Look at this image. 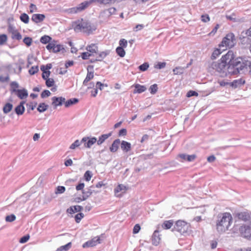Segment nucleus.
<instances>
[{
	"instance_id": "nucleus-1",
	"label": "nucleus",
	"mask_w": 251,
	"mask_h": 251,
	"mask_svg": "<svg viewBox=\"0 0 251 251\" xmlns=\"http://www.w3.org/2000/svg\"><path fill=\"white\" fill-rule=\"evenodd\" d=\"M216 226L218 231L223 233L228 230L232 222V216L229 213H220L217 216Z\"/></svg>"
},
{
	"instance_id": "nucleus-2",
	"label": "nucleus",
	"mask_w": 251,
	"mask_h": 251,
	"mask_svg": "<svg viewBox=\"0 0 251 251\" xmlns=\"http://www.w3.org/2000/svg\"><path fill=\"white\" fill-rule=\"evenodd\" d=\"M245 61L242 57H236L234 61L226 65L227 75H235L238 74L245 67Z\"/></svg>"
},
{
	"instance_id": "nucleus-3",
	"label": "nucleus",
	"mask_w": 251,
	"mask_h": 251,
	"mask_svg": "<svg viewBox=\"0 0 251 251\" xmlns=\"http://www.w3.org/2000/svg\"><path fill=\"white\" fill-rule=\"evenodd\" d=\"M208 70L210 72H214L215 71L220 73L222 77L227 76L226 65L221 59L218 61L209 63Z\"/></svg>"
},
{
	"instance_id": "nucleus-4",
	"label": "nucleus",
	"mask_w": 251,
	"mask_h": 251,
	"mask_svg": "<svg viewBox=\"0 0 251 251\" xmlns=\"http://www.w3.org/2000/svg\"><path fill=\"white\" fill-rule=\"evenodd\" d=\"M190 224L183 220H178L176 221L172 230H176L180 234H183L188 232L190 229Z\"/></svg>"
},
{
	"instance_id": "nucleus-5",
	"label": "nucleus",
	"mask_w": 251,
	"mask_h": 251,
	"mask_svg": "<svg viewBox=\"0 0 251 251\" xmlns=\"http://www.w3.org/2000/svg\"><path fill=\"white\" fill-rule=\"evenodd\" d=\"M235 41L234 35L232 33H228L219 44V47H232L234 45Z\"/></svg>"
},
{
	"instance_id": "nucleus-6",
	"label": "nucleus",
	"mask_w": 251,
	"mask_h": 251,
	"mask_svg": "<svg viewBox=\"0 0 251 251\" xmlns=\"http://www.w3.org/2000/svg\"><path fill=\"white\" fill-rule=\"evenodd\" d=\"M240 40L242 44L251 42V27L246 31H242L240 35ZM251 52V43L250 44Z\"/></svg>"
},
{
	"instance_id": "nucleus-7",
	"label": "nucleus",
	"mask_w": 251,
	"mask_h": 251,
	"mask_svg": "<svg viewBox=\"0 0 251 251\" xmlns=\"http://www.w3.org/2000/svg\"><path fill=\"white\" fill-rule=\"evenodd\" d=\"M226 65L231 63L232 61L236 59L235 55L233 51L232 50H228V52L225 55H223L221 58Z\"/></svg>"
},
{
	"instance_id": "nucleus-8",
	"label": "nucleus",
	"mask_w": 251,
	"mask_h": 251,
	"mask_svg": "<svg viewBox=\"0 0 251 251\" xmlns=\"http://www.w3.org/2000/svg\"><path fill=\"white\" fill-rule=\"evenodd\" d=\"M66 99L62 97H53L51 98L52 103L54 109H55L58 106H61L63 103H64Z\"/></svg>"
},
{
	"instance_id": "nucleus-9",
	"label": "nucleus",
	"mask_w": 251,
	"mask_h": 251,
	"mask_svg": "<svg viewBox=\"0 0 251 251\" xmlns=\"http://www.w3.org/2000/svg\"><path fill=\"white\" fill-rule=\"evenodd\" d=\"M240 230L245 237H251V224L241 226Z\"/></svg>"
},
{
	"instance_id": "nucleus-10",
	"label": "nucleus",
	"mask_w": 251,
	"mask_h": 251,
	"mask_svg": "<svg viewBox=\"0 0 251 251\" xmlns=\"http://www.w3.org/2000/svg\"><path fill=\"white\" fill-rule=\"evenodd\" d=\"M83 29L85 32L89 34L92 33L93 31L96 29V27L89 22H83Z\"/></svg>"
},
{
	"instance_id": "nucleus-11",
	"label": "nucleus",
	"mask_w": 251,
	"mask_h": 251,
	"mask_svg": "<svg viewBox=\"0 0 251 251\" xmlns=\"http://www.w3.org/2000/svg\"><path fill=\"white\" fill-rule=\"evenodd\" d=\"M13 91L21 100L24 99L28 96L27 91L24 88L23 89H14Z\"/></svg>"
},
{
	"instance_id": "nucleus-12",
	"label": "nucleus",
	"mask_w": 251,
	"mask_h": 251,
	"mask_svg": "<svg viewBox=\"0 0 251 251\" xmlns=\"http://www.w3.org/2000/svg\"><path fill=\"white\" fill-rule=\"evenodd\" d=\"M100 238L99 237H95L93 238L91 240L87 241L83 245V248L88 247H94L97 245L98 244L100 243Z\"/></svg>"
},
{
	"instance_id": "nucleus-13",
	"label": "nucleus",
	"mask_w": 251,
	"mask_h": 251,
	"mask_svg": "<svg viewBox=\"0 0 251 251\" xmlns=\"http://www.w3.org/2000/svg\"><path fill=\"white\" fill-rule=\"evenodd\" d=\"M93 2H96V0H90L89 1H85L79 5H78L76 9H77L79 11V12L84 10L87 7H88V6L93 3Z\"/></svg>"
},
{
	"instance_id": "nucleus-14",
	"label": "nucleus",
	"mask_w": 251,
	"mask_h": 251,
	"mask_svg": "<svg viewBox=\"0 0 251 251\" xmlns=\"http://www.w3.org/2000/svg\"><path fill=\"white\" fill-rule=\"evenodd\" d=\"M45 15L42 14H34L31 17V20L36 23L42 22L45 19Z\"/></svg>"
},
{
	"instance_id": "nucleus-15",
	"label": "nucleus",
	"mask_w": 251,
	"mask_h": 251,
	"mask_svg": "<svg viewBox=\"0 0 251 251\" xmlns=\"http://www.w3.org/2000/svg\"><path fill=\"white\" fill-rule=\"evenodd\" d=\"M25 103V101H22L20 102V104L15 108V112L18 115H21L24 113L25 108L24 105Z\"/></svg>"
},
{
	"instance_id": "nucleus-16",
	"label": "nucleus",
	"mask_w": 251,
	"mask_h": 251,
	"mask_svg": "<svg viewBox=\"0 0 251 251\" xmlns=\"http://www.w3.org/2000/svg\"><path fill=\"white\" fill-rule=\"evenodd\" d=\"M151 240L153 245L157 246L159 244L160 241V238L158 230H156L154 231L152 235Z\"/></svg>"
},
{
	"instance_id": "nucleus-17",
	"label": "nucleus",
	"mask_w": 251,
	"mask_h": 251,
	"mask_svg": "<svg viewBox=\"0 0 251 251\" xmlns=\"http://www.w3.org/2000/svg\"><path fill=\"white\" fill-rule=\"evenodd\" d=\"M132 87L135 88L133 92L134 94H140L145 92L147 90V88L145 86L141 85L139 84H134L132 85Z\"/></svg>"
},
{
	"instance_id": "nucleus-18",
	"label": "nucleus",
	"mask_w": 251,
	"mask_h": 251,
	"mask_svg": "<svg viewBox=\"0 0 251 251\" xmlns=\"http://www.w3.org/2000/svg\"><path fill=\"white\" fill-rule=\"evenodd\" d=\"M245 83V80L242 78L234 80L230 82V86L233 88H236L242 86Z\"/></svg>"
},
{
	"instance_id": "nucleus-19",
	"label": "nucleus",
	"mask_w": 251,
	"mask_h": 251,
	"mask_svg": "<svg viewBox=\"0 0 251 251\" xmlns=\"http://www.w3.org/2000/svg\"><path fill=\"white\" fill-rule=\"evenodd\" d=\"M178 156L181 159L189 162L193 161L197 157L196 154L188 155L185 153L179 154Z\"/></svg>"
},
{
	"instance_id": "nucleus-20",
	"label": "nucleus",
	"mask_w": 251,
	"mask_h": 251,
	"mask_svg": "<svg viewBox=\"0 0 251 251\" xmlns=\"http://www.w3.org/2000/svg\"><path fill=\"white\" fill-rule=\"evenodd\" d=\"M57 41H55V43H54V46L53 48L52 52L57 53L59 51H61L62 53H64L66 52V50L65 48L63 47V45L57 44Z\"/></svg>"
},
{
	"instance_id": "nucleus-21",
	"label": "nucleus",
	"mask_w": 251,
	"mask_h": 251,
	"mask_svg": "<svg viewBox=\"0 0 251 251\" xmlns=\"http://www.w3.org/2000/svg\"><path fill=\"white\" fill-rule=\"evenodd\" d=\"M120 144V140L117 139L115 140L112 143L111 147L109 148L110 151L115 152L119 149V145Z\"/></svg>"
},
{
	"instance_id": "nucleus-22",
	"label": "nucleus",
	"mask_w": 251,
	"mask_h": 251,
	"mask_svg": "<svg viewBox=\"0 0 251 251\" xmlns=\"http://www.w3.org/2000/svg\"><path fill=\"white\" fill-rule=\"evenodd\" d=\"M83 209V207L80 205H75L70 207L67 210V212L70 214H73L75 212H80Z\"/></svg>"
},
{
	"instance_id": "nucleus-23",
	"label": "nucleus",
	"mask_w": 251,
	"mask_h": 251,
	"mask_svg": "<svg viewBox=\"0 0 251 251\" xmlns=\"http://www.w3.org/2000/svg\"><path fill=\"white\" fill-rule=\"evenodd\" d=\"M121 148L124 151L127 152L131 150V146L130 143L122 141L121 143Z\"/></svg>"
},
{
	"instance_id": "nucleus-24",
	"label": "nucleus",
	"mask_w": 251,
	"mask_h": 251,
	"mask_svg": "<svg viewBox=\"0 0 251 251\" xmlns=\"http://www.w3.org/2000/svg\"><path fill=\"white\" fill-rule=\"evenodd\" d=\"M93 186H91L89 187L87 191L83 190L82 193L83 194L82 196V200H86L88 199L93 193V190H92V188Z\"/></svg>"
},
{
	"instance_id": "nucleus-25",
	"label": "nucleus",
	"mask_w": 251,
	"mask_h": 251,
	"mask_svg": "<svg viewBox=\"0 0 251 251\" xmlns=\"http://www.w3.org/2000/svg\"><path fill=\"white\" fill-rule=\"evenodd\" d=\"M112 132H110L108 134L101 135L99 137V140L97 141V144L98 145L102 144L105 141V140H106L108 138H109L112 135Z\"/></svg>"
},
{
	"instance_id": "nucleus-26",
	"label": "nucleus",
	"mask_w": 251,
	"mask_h": 251,
	"mask_svg": "<svg viewBox=\"0 0 251 251\" xmlns=\"http://www.w3.org/2000/svg\"><path fill=\"white\" fill-rule=\"evenodd\" d=\"M116 11V9L114 7H111L109 8L107 10H104L102 12L100 13V16H103V15L107 16L108 17L110 16L111 15L114 14Z\"/></svg>"
},
{
	"instance_id": "nucleus-27",
	"label": "nucleus",
	"mask_w": 251,
	"mask_h": 251,
	"mask_svg": "<svg viewBox=\"0 0 251 251\" xmlns=\"http://www.w3.org/2000/svg\"><path fill=\"white\" fill-rule=\"evenodd\" d=\"M97 141L96 137H93L89 138L86 143H85L84 147L87 148H90L93 145H94Z\"/></svg>"
},
{
	"instance_id": "nucleus-28",
	"label": "nucleus",
	"mask_w": 251,
	"mask_h": 251,
	"mask_svg": "<svg viewBox=\"0 0 251 251\" xmlns=\"http://www.w3.org/2000/svg\"><path fill=\"white\" fill-rule=\"evenodd\" d=\"M237 216L239 219L244 221H249L250 219V215L245 212L239 213L237 214Z\"/></svg>"
},
{
	"instance_id": "nucleus-29",
	"label": "nucleus",
	"mask_w": 251,
	"mask_h": 251,
	"mask_svg": "<svg viewBox=\"0 0 251 251\" xmlns=\"http://www.w3.org/2000/svg\"><path fill=\"white\" fill-rule=\"evenodd\" d=\"M78 102V99L77 98H73L65 101L64 104L66 107H69L70 106L76 104Z\"/></svg>"
},
{
	"instance_id": "nucleus-30",
	"label": "nucleus",
	"mask_w": 251,
	"mask_h": 251,
	"mask_svg": "<svg viewBox=\"0 0 251 251\" xmlns=\"http://www.w3.org/2000/svg\"><path fill=\"white\" fill-rule=\"evenodd\" d=\"M88 51L91 53H97L98 51V48L96 44H92L86 47Z\"/></svg>"
},
{
	"instance_id": "nucleus-31",
	"label": "nucleus",
	"mask_w": 251,
	"mask_h": 251,
	"mask_svg": "<svg viewBox=\"0 0 251 251\" xmlns=\"http://www.w3.org/2000/svg\"><path fill=\"white\" fill-rule=\"evenodd\" d=\"M96 2L104 4H112L115 2H118L122 0H96Z\"/></svg>"
},
{
	"instance_id": "nucleus-32",
	"label": "nucleus",
	"mask_w": 251,
	"mask_h": 251,
	"mask_svg": "<svg viewBox=\"0 0 251 251\" xmlns=\"http://www.w3.org/2000/svg\"><path fill=\"white\" fill-rule=\"evenodd\" d=\"M49 108V105L44 102L39 103L37 107V110L40 113H42L46 111Z\"/></svg>"
},
{
	"instance_id": "nucleus-33",
	"label": "nucleus",
	"mask_w": 251,
	"mask_h": 251,
	"mask_svg": "<svg viewBox=\"0 0 251 251\" xmlns=\"http://www.w3.org/2000/svg\"><path fill=\"white\" fill-rule=\"evenodd\" d=\"M94 77L93 71L87 72L86 78L83 82V85H86L87 83Z\"/></svg>"
},
{
	"instance_id": "nucleus-34",
	"label": "nucleus",
	"mask_w": 251,
	"mask_h": 251,
	"mask_svg": "<svg viewBox=\"0 0 251 251\" xmlns=\"http://www.w3.org/2000/svg\"><path fill=\"white\" fill-rule=\"evenodd\" d=\"M174 221L173 220L165 221L164 222L162 225V227L163 229H168L173 226Z\"/></svg>"
},
{
	"instance_id": "nucleus-35",
	"label": "nucleus",
	"mask_w": 251,
	"mask_h": 251,
	"mask_svg": "<svg viewBox=\"0 0 251 251\" xmlns=\"http://www.w3.org/2000/svg\"><path fill=\"white\" fill-rule=\"evenodd\" d=\"M75 31L78 32L81 31L83 29V22L79 23V21L75 22L73 25Z\"/></svg>"
},
{
	"instance_id": "nucleus-36",
	"label": "nucleus",
	"mask_w": 251,
	"mask_h": 251,
	"mask_svg": "<svg viewBox=\"0 0 251 251\" xmlns=\"http://www.w3.org/2000/svg\"><path fill=\"white\" fill-rule=\"evenodd\" d=\"M110 52L109 50H105L102 51L99 54L98 56L96 58V60L98 61H101L103 58H104Z\"/></svg>"
},
{
	"instance_id": "nucleus-37",
	"label": "nucleus",
	"mask_w": 251,
	"mask_h": 251,
	"mask_svg": "<svg viewBox=\"0 0 251 251\" xmlns=\"http://www.w3.org/2000/svg\"><path fill=\"white\" fill-rule=\"evenodd\" d=\"M52 38L48 35H44L40 38V42L44 44L49 43L52 41Z\"/></svg>"
},
{
	"instance_id": "nucleus-38",
	"label": "nucleus",
	"mask_w": 251,
	"mask_h": 251,
	"mask_svg": "<svg viewBox=\"0 0 251 251\" xmlns=\"http://www.w3.org/2000/svg\"><path fill=\"white\" fill-rule=\"evenodd\" d=\"M13 105L10 103H6L3 107V111L4 114L8 113L12 109Z\"/></svg>"
},
{
	"instance_id": "nucleus-39",
	"label": "nucleus",
	"mask_w": 251,
	"mask_h": 251,
	"mask_svg": "<svg viewBox=\"0 0 251 251\" xmlns=\"http://www.w3.org/2000/svg\"><path fill=\"white\" fill-rule=\"evenodd\" d=\"M222 52L221 49H216L213 52L211 58L213 60L216 59Z\"/></svg>"
},
{
	"instance_id": "nucleus-40",
	"label": "nucleus",
	"mask_w": 251,
	"mask_h": 251,
	"mask_svg": "<svg viewBox=\"0 0 251 251\" xmlns=\"http://www.w3.org/2000/svg\"><path fill=\"white\" fill-rule=\"evenodd\" d=\"M126 190V187L123 184H119L115 189V193L117 194L120 192H122V193H125Z\"/></svg>"
},
{
	"instance_id": "nucleus-41",
	"label": "nucleus",
	"mask_w": 251,
	"mask_h": 251,
	"mask_svg": "<svg viewBox=\"0 0 251 251\" xmlns=\"http://www.w3.org/2000/svg\"><path fill=\"white\" fill-rule=\"evenodd\" d=\"M72 246L71 242H69L64 246H62L57 249L56 251H67L69 250Z\"/></svg>"
},
{
	"instance_id": "nucleus-42",
	"label": "nucleus",
	"mask_w": 251,
	"mask_h": 251,
	"mask_svg": "<svg viewBox=\"0 0 251 251\" xmlns=\"http://www.w3.org/2000/svg\"><path fill=\"white\" fill-rule=\"evenodd\" d=\"M20 19L25 24H27L29 22V16L26 13H22L20 16Z\"/></svg>"
},
{
	"instance_id": "nucleus-43",
	"label": "nucleus",
	"mask_w": 251,
	"mask_h": 251,
	"mask_svg": "<svg viewBox=\"0 0 251 251\" xmlns=\"http://www.w3.org/2000/svg\"><path fill=\"white\" fill-rule=\"evenodd\" d=\"M116 51L117 54L121 57H123L125 55L126 52L122 47H118L116 49Z\"/></svg>"
},
{
	"instance_id": "nucleus-44",
	"label": "nucleus",
	"mask_w": 251,
	"mask_h": 251,
	"mask_svg": "<svg viewBox=\"0 0 251 251\" xmlns=\"http://www.w3.org/2000/svg\"><path fill=\"white\" fill-rule=\"evenodd\" d=\"M37 104V102H31L30 103H26V105L27 107V112L30 113V110H34Z\"/></svg>"
},
{
	"instance_id": "nucleus-45",
	"label": "nucleus",
	"mask_w": 251,
	"mask_h": 251,
	"mask_svg": "<svg viewBox=\"0 0 251 251\" xmlns=\"http://www.w3.org/2000/svg\"><path fill=\"white\" fill-rule=\"evenodd\" d=\"M149 63L145 62L143 64L140 65L138 67V69L140 71L145 72L146 70H147V69L149 68Z\"/></svg>"
},
{
	"instance_id": "nucleus-46",
	"label": "nucleus",
	"mask_w": 251,
	"mask_h": 251,
	"mask_svg": "<svg viewBox=\"0 0 251 251\" xmlns=\"http://www.w3.org/2000/svg\"><path fill=\"white\" fill-rule=\"evenodd\" d=\"M45 80L46 85L48 87H51L54 85L55 82L53 78H49L45 79Z\"/></svg>"
},
{
	"instance_id": "nucleus-47",
	"label": "nucleus",
	"mask_w": 251,
	"mask_h": 251,
	"mask_svg": "<svg viewBox=\"0 0 251 251\" xmlns=\"http://www.w3.org/2000/svg\"><path fill=\"white\" fill-rule=\"evenodd\" d=\"M184 68L181 67H176L173 69V72L175 75H180L183 74Z\"/></svg>"
},
{
	"instance_id": "nucleus-48",
	"label": "nucleus",
	"mask_w": 251,
	"mask_h": 251,
	"mask_svg": "<svg viewBox=\"0 0 251 251\" xmlns=\"http://www.w3.org/2000/svg\"><path fill=\"white\" fill-rule=\"evenodd\" d=\"M158 90L157 85L156 84H154L151 85L149 88V91L151 94H155Z\"/></svg>"
},
{
	"instance_id": "nucleus-49",
	"label": "nucleus",
	"mask_w": 251,
	"mask_h": 251,
	"mask_svg": "<svg viewBox=\"0 0 251 251\" xmlns=\"http://www.w3.org/2000/svg\"><path fill=\"white\" fill-rule=\"evenodd\" d=\"M39 71L38 66H32L28 71V72L30 75H34L36 73H37Z\"/></svg>"
},
{
	"instance_id": "nucleus-50",
	"label": "nucleus",
	"mask_w": 251,
	"mask_h": 251,
	"mask_svg": "<svg viewBox=\"0 0 251 251\" xmlns=\"http://www.w3.org/2000/svg\"><path fill=\"white\" fill-rule=\"evenodd\" d=\"M32 39L29 37H25L23 39V42L27 46L29 47L32 43Z\"/></svg>"
},
{
	"instance_id": "nucleus-51",
	"label": "nucleus",
	"mask_w": 251,
	"mask_h": 251,
	"mask_svg": "<svg viewBox=\"0 0 251 251\" xmlns=\"http://www.w3.org/2000/svg\"><path fill=\"white\" fill-rule=\"evenodd\" d=\"M54 43H55V40H53L50 42L48 43V45L46 46L47 49L50 51L52 52L53 48L54 46Z\"/></svg>"
},
{
	"instance_id": "nucleus-52",
	"label": "nucleus",
	"mask_w": 251,
	"mask_h": 251,
	"mask_svg": "<svg viewBox=\"0 0 251 251\" xmlns=\"http://www.w3.org/2000/svg\"><path fill=\"white\" fill-rule=\"evenodd\" d=\"M166 65V62H158L156 64L154 65V67L156 69H161L165 67Z\"/></svg>"
},
{
	"instance_id": "nucleus-53",
	"label": "nucleus",
	"mask_w": 251,
	"mask_h": 251,
	"mask_svg": "<svg viewBox=\"0 0 251 251\" xmlns=\"http://www.w3.org/2000/svg\"><path fill=\"white\" fill-rule=\"evenodd\" d=\"M16 220V216L14 214L7 215L5 217V221L7 222H12Z\"/></svg>"
},
{
	"instance_id": "nucleus-54",
	"label": "nucleus",
	"mask_w": 251,
	"mask_h": 251,
	"mask_svg": "<svg viewBox=\"0 0 251 251\" xmlns=\"http://www.w3.org/2000/svg\"><path fill=\"white\" fill-rule=\"evenodd\" d=\"M81 145V142L78 140H75L70 147V149L74 150Z\"/></svg>"
},
{
	"instance_id": "nucleus-55",
	"label": "nucleus",
	"mask_w": 251,
	"mask_h": 251,
	"mask_svg": "<svg viewBox=\"0 0 251 251\" xmlns=\"http://www.w3.org/2000/svg\"><path fill=\"white\" fill-rule=\"evenodd\" d=\"M92 176V174L91 172L90 171H87L84 175V178L86 181H89Z\"/></svg>"
},
{
	"instance_id": "nucleus-56",
	"label": "nucleus",
	"mask_w": 251,
	"mask_h": 251,
	"mask_svg": "<svg viewBox=\"0 0 251 251\" xmlns=\"http://www.w3.org/2000/svg\"><path fill=\"white\" fill-rule=\"evenodd\" d=\"M11 93H14V89H17L19 88V84L16 81H13L10 84Z\"/></svg>"
},
{
	"instance_id": "nucleus-57",
	"label": "nucleus",
	"mask_w": 251,
	"mask_h": 251,
	"mask_svg": "<svg viewBox=\"0 0 251 251\" xmlns=\"http://www.w3.org/2000/svg\"><path fill=\"white\" fill-rule=\"evenodd\" d=\"M51 95V93L50 91L48 90H44L41 94V97L43 99L45 98L46 97H49Z\"/></svg>"
},
{
	"instance_id": "nucleus-58",
	"label": "nucleus",
	"mask_w": 251,
	"mask_h": 251,
	"mask_svg": "<svg viewBox=\"0 0 251 251\" xmlns=\"http://www.w3.org/2000/svg\"><path fill=\"white\" fill-rule=\"evenodd\" d=\"M84 217V214L82 213L77 214L75 217V221L76 223H79L82 218Z\"/></svg>"
},
{
	"instance_id": "nucleus-59",
	"label": "nucleus",
	"mask_w": 251,
	"mask_h": 251,
	"mask_svg": "<svg viewBox=\"0 0 251 251\" xmlns=\"http://www.w3.org/2000/svg\"><path fill=\"white\" fill-rule=\"evenodd\" d=\"M7 37L6 34L0 35V45H2L7 41Z\"/></svg>"
},
{
	"instance_id": "nucleus-60",
	"label": "nucleus",
	"mask_w": 251,
	"mask_h": 251,
	"mask_svg": "<svg viewBox=\"0 0 251 251\" xmlns=\"http://www.w3.org/2000/svg\"><path fill=\"white\" fill-rule=\"evenodd\" d=\"M65 187L63 186H59L56 188V190L55 193L56 194H62L64 193L65 191Z\"/></svg>"
},
{
	"instance_id": "nucleus-61",
	"label": "nucleus",
	"mask_w": 251,
	"mask_h": 251,
	"mask_svg": "<svg viewBox=\"0 0 251 251\" xmlns=\"http://www.w3.org/2000/svg\"><path fill=\"white\" fill-rule=\"evenodd\" d=\"M104 86L107 87V85L106 84H104L103 83H102L100 81H98L96 83V87L97 90L98 89H99L100 90H102Z\"/></svg>"
},
{
	"instance_id": "nucleus-62",
	"label": "nucleus",
	"mask_w": 251,
	"mask_h": 251,
	"mask_svg": "<svg viewBox=\"0 0 251 251\" xmlns=\"http://www.w3.org/2000/svg\"><path fill=\"white\" fill-rule=\"evenodd\" d=\"M119 47H122L123 48H126L127 45V41L125 39H122L119 41Z\"/></svg>"
},
{
	"instance_id": "nucleus-63",
	"label": "nucleus",
	"mask_w": 251,
	"mask_h": 251,
	"mask_svg": "<svg viewBox=\"0 0 251 251\" xmlns=\"http://www.w3.org/2000/svg\"><path fill=\"white\" fill-rule=\"evenodd\" d=\"M198 96V93L195 91H193V90H190L189 91H188L186 94V96L188 98L189 97H192V96Z\"/></svg>"
},
{
	"instance_id": "nucleus-64",
	"label": "nucleus",
	"mask_w": 251,
	"mask_h": 251,
	"mask_svg": "<svg viewBox=\"0 0 251 251\" xmlns=\"http://www.w3.org/2000/svg\"><path fill=\"white\" fill-rule=\"evenodd\" d=\"M8 31L9 32L11 33L12 35H14L17 30L15 29L14 26L11 25H9L8 27Z\"/></svg>"
}]
</instances>
